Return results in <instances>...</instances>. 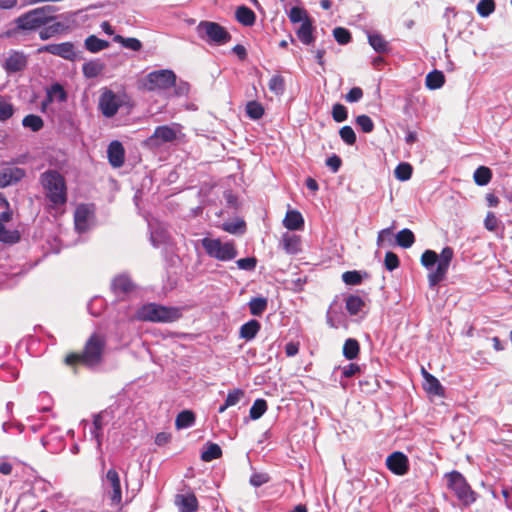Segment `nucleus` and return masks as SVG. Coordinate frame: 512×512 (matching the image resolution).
Returning a JSON list of instances; mask_svg holds the SVG:
<instances>
[{
    "label": "nucleus",
    "mask_w": 512,
    "mask_h": 512,
    "mask_svg": "<svg viewBox=\"0 0 512 512\" xmlns=\"http://www.w3.org/2000/svg\"><path fill=\"white\" fill-rule=\"evenodd\" d=\"M261 328L260 323L255 320H249L240 327V337L246 341L254 339Z\"/></svg>",
    "instance_id": "bb28decb"
},
{
    "label": "nucleus",
    "mask_w": 512,
    "mask_h": 512,
    "mask_svg": "<svg viewBox=\"0 0 512 512\" xmlns=\"http://www.w3.org/2000/svg\"><path fill=\"white\" fill-rule=\"evenodd\" d=\"M473 178L478 186H485L491 181L492 172L490 168L486 166H479L474 171Z\"/></svg>",
    "instance_id": "c9c22d12"
},
{
    "label": "nucleus",
    "mask_w": 512,
    "mask_h": 512,
    "mask_svg": "<svg viewBox=\"0 0 512 512\" xmlns=\"http://www.w3.org/2000/svg\"><path fill=\"white\" fill-rule=\"evenodd\" d=\"M337 369L341 371V378L339 383L344 389L347 387V382L344 381L343 378H350L356 373L360 372V366L355 363H350L346 366L338 367Z\"/></svg>",
    "instance_id": "37998d69"
},
{
    "label": "nucleus",
    "mask_w": 512,
    "mask_h": 512,
    "mask_svg": "<svg viewBox=\"0 0 512 512\" xmlns=\"http://www.w3.org/2000/svg\"><path fill=\"white\" fill-rule=\"evenodd\" d=\"M283 225L292 231L299 230L304 225L302 214L297 210H289L283 220Z\"/></svg>",
    "instance_id": "5701e85b"
},
{
    "label": "nucleus",
    "mask_w": 512,
    "mask_h": 512,
    "mask_svg": "<svg viewBox=\"0 0 512 512\" xmlns=\"http://www.w3.org/2000/svg\"><path fill=\"white\" fill-rule=\"evenodd\" d=\"M269 90L276 95H282L285 91V81L281 75H274L268 83Z\"/></svg>",
    "instance_id": "49530a36"
},
{
    "label": "nucleus",
    "mask_w": 512,
    "mask_h": 512,
    "mask_svg": "<svg viewBox=\"0 0 512 512\" xmlns=\"http://www.w3.org/2000/svg\"><path fill=\"white\" fill-rule=\"evenodd\" d=\"M106 483L111 488V501L113 504H120L122 500V491L120 485L119 474L115 469H109L106 473Z\"/></svg>",
    "instance_id": "a211bd4d"
},
{
    "label": "nucleus",
    "mask_w": 512,
    "mask_h": 512,
    "mask_svg": "<svg viewBox=\"0 0 512 512\" xmlns=\"http://www.w3.org/2000/svg\"><path fill=\"white\" fill-rule=\"evenodd\" d=\"M56 11L57 8L52 5L38 7L19 16L15 23L20 30H36L54 20V13Z\"/></svg>",
    "instance_id": "423d86ee"
},
{
    "label": "nucleus",
    "mask_w": 512,
    "mask_h": 512,
    "mask_svg": "<svg viewBox=\"0 0 512 512\" xmlns=\"http://www.w3.org/2000/svg\"><path fill=\"white\" fill-rule=\"evenodd\" d=\"M332 117L335 122H344L348 118L346 107L340 103H336L332 108Z\"/></svg>",
    "instance_id": "864d4df0"
},
{
    "label": "nucleus",
    "mask_w": 512,
    "mask_h": 512,
    "mask_svg": "<svg viewBox=\"0 0 512 512\" xmlns=\"http://www.w3.org/2000/svg\"><path fill=\"white\" fill-rule=\"evenodd\" d=\"M176 503L179 512H195L198 509V501L194 494L177 495Z\"/></svg>",
    "instance_id": "b1692460"
},
{
    "label": "nucleus",
    "mask_w": 512,
    "mask_h": 512,
    "mask_svg": "<svg viewBox=\"0 0 512 512\" xmlns=\"http://www.w3.org/2000/svg\"><path fill=\"white\" fill-rule=\"evenodd\" d=\"M237 267L244 271H253L257 265L255 257L241 258L236 261Z\"/></svg>",
    "instance_id": "680f3d73"
},
{
    "label": "nucleus",
    "mask_w": 512,
    "mask_h": 512,
    "mask_svg": "<svg viewBox=\"0 0 512 512\" xmlns=\"http://www.w3.org/2000/svg\"><path fill=\"white\" fill-rule=\"evenodd\" d=\"M112 419V415L107 410L101 411L95 414L93 417V423L90 427L91 439L96 442V449L99 454H102V429Z\"/></svg>",
    "instance_id": "ddd939ff"
},
{
    "label": "nucleus",
    "mask_w": 512,
    "mask_h": 512,
    "mask_svg": "<svg viewBox=\"0 0 512 512\" xmlns=\"http://www.w3.org/2000/svg\"><path fill=\"white\" fill-rule=\"evenodd\" d=\"M476 10L481 17H488L495 10V2L494 0H480Z\"/></svg>",
    "instance_id": "8fccbe9b"
},
{
    "label": "nucleus",
    "mask_w": 512,
    "mask_h": 512,
    "mask_svg": "<svg viewBox=\"0 0 512 512\" xmlns=\"http://www.w3.org/2000/svg\"><path fill=\"white\" fill-rule=\"evenodd\" d=\"M95 208L92 204H79L74 212L75 230L81 234L87 232L94 221Z\"/></svg>",
    "instance_id": "f8f14e48"
},
{
    "label": "nucleus",
    "mask_w": 512,
    "mask_h": 512,
    "mask_svg": "<svg viewBox=\"0 0 512 512\" xmlns=\"http://www.w3.org/2000/svg\"><path fill=\"white\" fill-rule=\"evenodd\" d=\"M84 46L89 52L97 53L108 48L109 42L95 35H90L85 39Z\"/></svg>",
    "instance_id": "c85d7f7f"
},
{
    "label": "nucleus",
    "mask_w": 512,
    "mask_h": 512,
    "mask_svg": "<svg viewBox=\"0 0 512 512\" xmlns=\"http://www.w3.org/2000/svg\"><path fill=\"white\" fill-rule=\"evenodd\" d=\"M20 240V234L17 230H8L3 223L0 222V242L14 244Z\"/></svg>",
    "instance_id": "79ce46f5"
},
{
    "label": "nucleus",
    "mask_w": 512,
    "mask_h": 512,
    "mask_svg": "<svg viewBox=\"0 0 512 512\" xmlns=\"http://www.w3.org/2000/svg\"><path fill=\"white\" fill-rule=\"evenodd\" d=\"M39 182L43 188L49 208L62 209L68 200L67 185L63 175L54 169L41 173Z\"/></svg>",
    "instance_id": "f257e3e1"
},
{
    "label": "nucleus",
    "mask_w": 512,
    "mask_h": 512,
    "mask_svg": "<svg viewBox=\"0 0 512 512\" xmlns=\"http://www.w3.org/2000/svg\"><path fill=\"white\" fill-rule=\"evenodd\" d=\"M222 455V450L220 446L216 443H207L205 446V449L203 450L201 454V459L205 462H210L215 459L220 458Z\"/></svg>",
    "instance_id": "f704fd0d"
},
{
    "label": "nucleus",
    "mask_w": 512,
    "mask_h": 512,
    "mask_svg": "<svg viewBox=\"0 0 512 512\" xmlns=\"http://www.w3.org/2000/svg\"><path fill=\"white\" fill-rule=\"evenodd\" d=\"M111 288L116 297L124 298L134 289V284L128 275L121 274L113 279Z\"/></svg>",
    "instance_id": "f3484780"
},
{
    "label": "nucleus",
    "mask_w": 512,
    "mask_h": 512,
    "mask_svg": "<svg viewBox=\"0 0 512 512\" xmlns=\"http://www.w3.org/2000/svg\"><path fill=\"white\" fill-rule=\"evenodd\" d=\"M195 423V414L191 410L181 411L175 420L178 429H186L192 427Z\"/></svg>",
    "instance_id": "2f4dec72"
},
{
    "label": "nucleus",
    "mask_w": 512,
    "mask_h": 512,
    "mask_svg": "<svg viewBox=\"0 0 512 512\" xmlns=\"http://www.w3.org/2000/svg\"><path fill=\"white\" fill-rule=\"evenodd\" d=\"M247 116L252 120H258L264 115L263 106L257 101H249L245 108Z\"/></svg>",
    "instance_id": "c03bdc74"
},
{
    "label": "nucleus",
    "mask_w": 512,
    "mask_h": 512,
    "mask_svg": "<svg viewBox=\"0 0 512 512\" xmlns=\"http://www.w3.org/2000/svg\"><path fill=\"white\" fill-rule=\"evenodd\" d=\"M342 280L347 285H359L362 282V275L359 271H346L342 274Z\"/></svg>",
    "instance_id": "4d7b16f0"
},
{
    "label": "nucleus",
    "mask_w": 512,
    "mask_h": 512,
    "mask_svg": "<svg viewBox=\"0 0 512 512\" xmlns=\"http://www.w3.org/2000/svg\"><path fill=\"white\" fill-rule=\"evenodd\" d=\"M25 177V170L19 167H6L0 170V188L18 183Z\"/></svg>",
    "instance_id": "dca6fc26"
},
{
    "label": "nucleus",
    "mask_w": 512,
    "mask_h": 512,
    "mask_svg": "<svg viewBox=\"0 0 512 512\" xmlns=\"http://www.w3.org/2000/svg\"><path fill=\"white\" fill-rule=\"evenodd\" d=\"M200 243L206 254L218 261L228 262L234 260L238 255L234 241L223 242L220 238L204 237Z\"/></svg>",
    "instance_id": "0eeeda50"
},
{
    "label": "nucleus",
    "mask_w": 512,
    "mask_h": 512,
    "mask_svg": "<svg viewBox=\"0 0 512 512\" xmlns=\"http://www.w3.org/2000/svg\"><path fill=\"white\" fill-rule=\"evenodd\" d=\"M114 42L119 43L122 47L138 52L142 49V42L134 37H123L121 35H115L113 38Z\"/></svg>",
    "instance_id": "7c9ffc66"
},
{
    "label": "nucleus",
    "mask_w": 512,
    "mask_h": 512,
    "mask_svg": "<svg viewBox=\"0 0 512 512\" xmlns=\"http://www.w3.org/2000/svg\"><path fill=\"white\" fill-rule=\"evenodd\" d=\"M27 59L24 54L14 52L5 61V69L8 72H18L25 68Z\"/></svg>",
    "instance_id": "412c9836"
},
{
    "label": "nucleus",
    "mask_w": 512,
    "mask_h": 512,
    "mask_svg": "<svg viewBox=\"0 0 512 512\" xmlns=\"http://www.w3.org/2000/svg\"><path fill=\"white\" fill-rule=\"evenodd\" d=\"M453 256L454 251L449 246L444 247L440 254L430 249L423 252L420 261L422 266L429 271L428 283L430 287H435L446 278Z\"/></svg>",
    "instance_id": "f03ea898"
},
{
    "label": "nucleus",
    "mask_w": 512,
    "mask_h": 512,
    "mask_svg": "<svg viewBox=\"0 0 512 512\" xmlns=\"http://www.w3.org/2000/svg\"><path fill=\"white\" fill-rule=\"evenodd\" d=\"M22 125L33 132H38L43 128L44 122L40 116L29 114L23 118Z\"/></svg>",
    "instance_id": "ea45409f"
},
{
    "label": "nucleus",
    "mask_w": 512,
    "mask_h": 512,
    "mask_svg": "<svg viewBox=\"0 0 512 512\" xmlns=\"http://www.w3.org/2000/svg\"><path fill=\"white\" fill-rule=\"evenodd\" d=\"M445 83V77L443 72L439 70H433L429 72L425 79L426 87L431 90L441 88Z\"/></svg>",
    "instance_id": "c756f323"
},
{
    "label": "nucleus",
    "mask_w": 512,
    "mask_h": 512,
    "mask_svg": "<svg viewBox=\"0 0 512 512\" xmlns=\"http://www.w3.org/2000/svg\"><path fill=\"white\" fill-rule=\"evenodd\" d=\"M175 83V73L169 69H161L148 73L143 85L148 91H161L173 87Z\"/></svg>",
    "instance_id": "1a4fd4ad"
},
{
    "label": "nucleus",
    "mask_w": 512,
    "mask_h": 512,
    "mask_svg": "<svg viewBox=\"0 0 512 512\" xmlns=\"http://www.w3.org/2000/svg\"><path fill=\"white\" fill-rule=\"evenodd\" d=\"M282 247L287 254L295 255L301 251V239L295 234H284Z\"/></svg>",
    "instance_id": "4be33fe9"
},
{
    "label": "nucleus",
    "mask_w": 512,
    "mask_h": 512,
    "mask_svg": "<svg viewBox=\"0 0 512 512\" xmlns=\"http://www.w3.org/2000/svg\"><path fill=\"white\" fill-rule=\"evenodd\" d=\"M109 163L114 168H119L124 164L125 150L121 142L112 141L107 149Z\"/></svg>",
    "instance_id": "6ab92c4d"
},
{
    "label": "nucleus",
    "mask_w": 512,
    "mask_h": 512,
    "mask_svg": "<svg viewBox=\"0 0 512 512\" xmlns=\"http://www.w3.org/2000/svg\"><path fill=\"white\" fill-rule=\"evenodd\" d=\"M288 17L292 23H303L305 19H308L306 11L296 6L290 9Z\"/></svg>",
    "instance_id": "052dcab7"
},
{
    "label": "nucleus",
    "mask_w": 512,
    "mask_h": 512,
    "mask_svg": "<svg viewBox=\"0 0 512 512\" xmlns=\"http://www.w3.org/2000/svg\"><path fill=\"white\" fill-rule=\"evenodd\" d=\"M444 478L447 481V488L455 495L463 507H470L478 499V493L474 491L464 475L453 470L445 473Z\"/></svg>",
    "instance_id": "39448f33"
},
{
    "label": "nucleus",
    "mask_w": 512,
    "mask_h": 512,
    "mask_svg": "<svg viewBox=\"0 0 512 512\" xmlns=\"http://www.w3.org/2000/svg\"><path fill=\"white\" fill-rule=\"evenodd\" d=\"M180 132L181 125L177 123L157 126L153 134L147 139V144L151 147H160L176 140Z\"/></svg>",
    "instance_id": "9d476101"
},
{
    "label": "nucleus",
    "mask_w": 512,
    "mask_h": 512,
    "mask_svg": "<svg viewBox=\"0 0 512 512\" xmlns=\"http://www.w3.org/2000/svg\"><path fill=\"white\" fill-rule=\"evenodd\" d=\"M236 20L247 27L253 26L256 21L255 13L246 6H240L235 12Z\"/></svg>",
    "instance_id": "a878e982"
},
{
    "label": "nucleus",
    "mask_w": 512,
    "mask_h": 512,
    "mask_svg": "<svg viewBox=\"0 0 512 512\" xmlns=\"http://www.w3.org/2000/svg\"><path fill=\"white\" fill-rule=\"evenodd\" d=\"M104 306L105 303L103 298L96 296L88 303L87 309L92 316L98 317L104 310Z\"/></svg>",
    "instance_id": "09e8293b"
},
{
    "label": "nucleus",
    "mask_w": 512,
    "mask_h": 512,
    "mask_svg": "<svg viewBox=\"0 0 512 512\" xmlns=\"http://www.w3.org/2000/svg\"><path fill=\"white\" fill-rule=\"evenodd\" d=\"M422 373L426 380V390L434 395H442L443 387L439 380L424 369L422 370Z\"/></svg>",
    "instance_id": "473e14b6"
},
{
    "label": "nucleus",
    "mask_w": 512,
    "mask_h": 512,
    "mask_svg": "<svg viewBox=\"0 0 512 512\" xmlns=\"http://www.w3.org/2000/svg\"><path fill=\"white\" fill-rule=\"evenodd\" d=\"M356 124L364 133H371L374 129V123L372 119L367 115H359L356 118Z\"/></svg>",
    "instance_id": "bf43d9fd"
},
{
    "label": "nucleus",
    "mask_w": 512,
    "mask_h": 512,
    "mask_svg": "<svg viewBox=\"0 0 512 512\" xmlns=\"http://www.w3.org/2000/svg\"><path fill=\"white\" fill-rule=\"evenodd\" d=\"M333 36H334L335 40L341 45H345V44L349 43L351 40L350 32L346 28H343V27H336L333 30Z\"/></svg>",
    "instance_id": "13d9d810"
},
{
    "label": "nucleus",
    "mask_w": 512,
    "mask_h": 512,
    "mask_svg": "<svg viewBox=\"0 0 512 512\" xmlns=\"http://www.w3.org/2000/svg\"><path fill=\"white\" fill-rule=\"evenodd\" d=\"M106 346L104 334L94 332L86 341L82 353H72L65 357L67 365L81 363L84 366L94 369L102 362L103 352Z\"/></svg>",
    "instance_id": "7ed1b4c3"
},
{
    "label": "nucleus",
    "mask_w": 512,
    "mask_h": 512,
    "mask_svg": "<svg viewBox=\"0 0 512 512\" xmlns=\"http://www.w3.org/2000/svg\"><path fill=\"white\" fill-rule=\"evenodd\" d=\"M384 265L388 271H393L399 266V258L398 256L391 251L386 252L384 258Z\"/></svg>",
    "instance_id": "0e129e2a"
},
{
    "label": "nucleus",
    "mask_w": 512,
    "mask_h": 512,
    "mask_svg": "<svg viewBox=\"0 0 512 512\" xmlns=\"http://www.w3.org/2000/svg\"><path fill=\"white\" fill-rule=\"evenodd\" d=\"M268 301L264 297H254L249 303V310L253 316H261L267 309Z\"/></svg>",
    "instance_id": "4c0bfd02"
},
{
    "label": "nucleus",
    "mask_w": 512,
    "mask_h": 512,
    "mask_svg": "<svg viewBox=\"0 0 512 512\" xmlns=\"http://www.w3.org/2000/svg\"><path fill=\"white\" fill-rule=\"evenodd\" d=\"M19 372L11 366H0V379L6 382L14 381L18 378Z\"/></svg>",
    "instance_id": "6e6d98bb"
},
{
    "label": "nucleus",
    "mask_w": 512,
    "mask_h": 512,
    "mask_svg": "<svg viewBox=\"0 0 512 512\" xmlns=\"http://www.w3.org/2000/svg\"><path fill=\"white\" fill-rule=\"evenodd\" d=\"M150 240L154 247H159L161 244H164L168 240V235L166 231L162 229H154L151 230Z\"/></svg>",
    "instance_id": "603ef678"
},
{
    "label": "nucleus",
    "mask_w": 512,
    "mask_h": 512,
    "mask_svg": "<svg viewBox=\"0 0 512 512\" xmlns=\"http://www.w3.org/2000/svg\"><path fill=\"white\" fill-rule=\"evenodd\" d=\"M345 306L348 313L354 316L361 311L364 306V301L357 295H349L345 300Z\"/></svg>",
    "instance_id": "e433bc0d"
},
{
    "label": "nucleus",
    "mask_w": 512,
    "mask_h": 512,
    "mask_svg": "<svg viewBox=\"0 0 512 512\" xmlns=\"http://www.w3.org/2000/svg\"><path fill=\"white\" fill-rule=\"evenodd\" d=\"M339 135L347 145H354L356 143V134L351 126H343L339 131Z\"/></svg>",
    "instance_id": "5fc2aeb1"
},
{
    "label": "nucleus",
    "mask_w": 512,
    "mask_h": 512,
    "mask_svg": "<svg viewBox=\"0 0 512 512\" xmlns=\"http://www.w3.org/2000/svg\"><path fill=\"white\" fill-rule=\"evenodd\" d=\"M363 97V90L360 87H353L345 95V100L349 103L359 102Z\"/></svg>",
    "instance_id": "69168bd1"
},
{
    "label": "nucleus",
    "mask_w": 512,
    "mask_h": 512,
    "mask_svg": "<svg viewBox=\"0 0 512 512\" xmlns=\"http://www.w3.org/2000/svg\"><path fill=\"white\" fill-rule=\"evenodd\" d=\"M39 52H47L70 61H73L76 58L74 45L71 42L48 44L41 47Z\"/></svg>",
    "instance_id": "2eb2a0df"
},
{
    "label": "nucleus",
    "mask_w": 512,
    "mask_h": 512,
    "mask_svg": "<svg viewBox=\"0 0 512 512\" xmlns=\"http://www.w3.org/2000/svg\"><path fill=\"white\" fill-rule=\"evenodd\" d=\"M412 171H413L412 166L409 163L402 162L396 166V168L394 170V174L398 180L407 181L411 178Z\"/></svg>",
    "instance_id": "a18cd8bd"
},
{
    "label": "nucleus",
    "mask_w": 512,
    "mask_h": 512,
    "mask_svg": "<svg viewBox=\"0 0 512 512\" xmlns=\"http://www.w3.org/2000/svg\"><path fill=\"white\" fill-rule=\"evenodd\" d=\"M63 28V25L60 22H54L48 26H45L39 32V37L42 40H47L54 35L58 34Z\"/></svg>",
    "instance_id": "de8ad7c7"
},
{
    "label": "nucleus",
    "mask_w": 512,
    "mask_h": 512,
    "mask_svg": "<svg viewBox=\"0 0 512 512\" xmlns=\"http://www.w3.org/2000/svg\"><path fill=\"white\" fill-rule=\"evenodd\" d=\"M366 35L369 45L375 52L383 54L390 51L389 42L379 32L367 30Z\"/></svg>",
    "instance_id": "aec40b11"
},
{
    "label": "nucleus",
    "mask_w": 512,
    "mask_h": 512,
    "mask_svg": "<svg viewBox=\"0 0 512 512\" xmlns=\"http://www.w3.org/2000/svg\"><path fill=\"white\" fill-rule=\"evenodd\" d=\"M103 69L104 64L99 60L85 62L82 66L83 75L88 79L96 78L102 73Z\"/></svg>",
    "instance_id": "cd10ccee"
},
{
    "label": "nucleus",
    "mask_w": 512,
    "mask_h": 512,
    "mask_svg": "<svg viewBox=\"0 0 512 512\" xmlns=\"http://www.w3.org/2000/svg\"><path fill=\"white\" fill-rule=\"evenodd\" d=\"M267 402L266 400L262 399V398H258L254 401V403L252 404L251 408H250V411H249V416L252 420H257L259 418H261L264 413L267 411Z\"/></svg>",
    "instance_id": "a19ab883"
},
{
    "label": "nucleus",
    "mask_w": 512,
    "mask_h": 512,
    "mask_svg": "<svg viewBox=\"0 0 512 512\" xmlns=\"http://www.w3.org/2000/svg\"><path fill=\"white\" fill-rule=\"evenodd\" d=\"M197 35L210 45L222 46L228 43L232 36L219 23L212 21H200L196 27Z\"/></svg>",
    "instance_id": "6e6552de"
},
{
    "label": "nucleus",
    "mask_w": 512,
    "mask_h": 512,
    "mask_svg": "<svg viewBox=\"0 0 512 512\" xmlns=\"http://www.w3.org/2000/svg\"><path fill=\"white\" fill-rule=\"evenodd\" d=\"M243 396H244V391L240 388H236V389L229 391V393L225 399L226 406L231 407V406L236 405L241 400V398Z\"/></svg>",
    "instance_id": "e2e57ef3"
},
{
    "label": "nucleus",
    "mask_w": 512,
    "mask_h": 512,
    "mask_svg": "<svg viewBox=\"0 0 512 512\" xmlns=\"http://www.w3.org/2000/svg\"><path fill=\"white\" fill-rule=\"evenodd\" d=\"M269 479L266 473H253L250 477V484L254 487H260L269 482Z\"/></svg>",
    "instance_id": "338daca9"
},
{
    "label": "nucleus",
    "mask_w": 512,
    "mask_h": 512,
    "mask_svg": "<svg viewBox=\"0 0 512 512\" xmlns=\"http://www.w3.org/2000/svg\"><path fill=\"white\" fill-rule=\"evenodd\" d=\"M14 106L3 97L0 96V121L10 119L14 114Z\"/></svg>",
    "instance_id": "3c124183"
},
{
    "label": "nucleus",
    "mask_w": 512,
    "mask_h": 512,
    "mask_svg": "<svg viewBox=\"0 0 512 512\" xmlns=\"http://www.w3.org/2000/svg\"><path fill=\"white\" fill-rule=\"evenodd\" d=\"M122 105V99L112 90L105 88L100 94L98 109L101 111L104 117H114Z\"/></svg>",
    "instance_id": "9b49d317"
},
{
    "label": "nucleus",
    "mask_w": 512,
    "mask_h": 512,
    "mask_svg": "<svg viewBox=\"0 0 512 512\" xmlns=\"http://www.w3.org/2000/svg\"><path fill=\"white\" fill-rule=\"evenodd\" d=\"M386 466L393 474L403 476L409 471V459L403 452L395 451L386 458Z\"/></svg>",
    "instance_id": "4468645a"
},
{
    "label": "nucleus",
    "mask_w": 512,
    "mask_h": 512,
    "mask_svg": "<svg viewBox=\"0 0 512 512\" xmlns=\"http://www.w3.org/2000/svg\"><path fill=\"white\" fill-rule=\"evenodd\" d=\"M135 316L140 321L172 323L181 318L182 310L178 307L146 303L136 311Z\"/></svg>",
    "instance_id": "20e7f679"
},
{
    "label": "nucleus",
    "mask_w": 512,
    "mask_h": 512,
    "mask_svg": "<svg viewBox=\"0 0 512 512\" xmlns=\"http://www.w3.org/2000/svg\"><path fill=\"white\" fill-rule=\"evenodd\" d=\"M298 39L304 45H310L314 42L313 36V26L309 19H305V21L301 24V26L296 31Z\"/></svg>",
    "instance_id": "393cba45"
},
{
    "label": "nucleus",
    "mask_w": 512,
    "mask_h": 512,
    "mask_svg": "<svg viewBox=\"0 0 512 512\" xmlns=\"http://www.w3.org/2000/svg\"><path fill=\"white\" fill-rule=\"evenodd\" d=\"M415 242V236L413 232L404 228L396 234V243L398 246L407 249L410 248Z\"/></svg>",
    "instance_id": "72a5a7b5"
},
{
    "label": "nucleus",
    "mask_w": 512,
    "mask_h": 512,
    "mask_svg": "<svg viewBox=\"0 0 512 512\" xmlns=\"http://www.w3.org/2000/svg\"><path fill=\"white\" fill-rule=\"evenodd\" d=\"M484 226L489 231H495L498 228V219L493 212H488L485 220Z\"/></svg>",
    "instance_id": "774afa93"
},
{
    "label": "nucleus",
    "mask_w": 512,
    "mask_h": 512,
    "mask_svg": "<svg viewBox=\"0 0 512 512\" xmlns=\"http://www.w3.org/2000/svg\"><path fill=\"white\" fill-rule=\"evenodd\" d=\"M359 343L356 339L348 338L343 345V356L347 360H353L357 358L359 354Z\"/></svg>",
    "instance_id": "58836bf2"
}]
</instances>
